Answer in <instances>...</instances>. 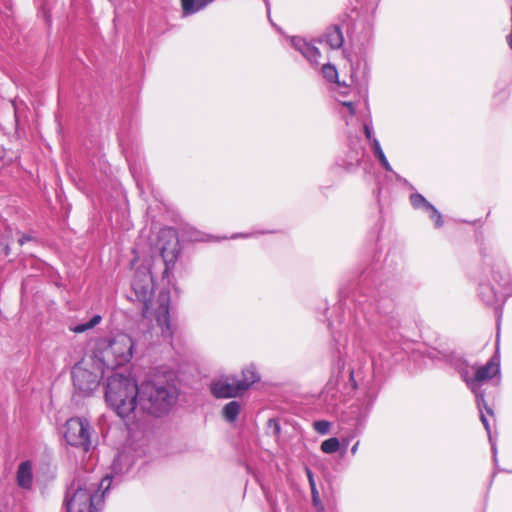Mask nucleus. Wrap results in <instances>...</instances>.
I'll list each match as a JSON object with an SVG mask.
<instances>
[{"instance_id":"f257e3e1","label":"nucleus","mask_w":512,"mask_h":512,"mask_svg":"<svg viewBox=\"0 0 512 512\" xmlns=\"http://www.w3.org/2000/svg\"><path fill=\"white\" fill-rule=\"evenodd\" d=\"M158 250L164 268L162 271L163 288L157 299L153 300L154 264L148 261L145 265L137 266L132 280V290L136 299L142 304V315L146 319H154L156 333L161 342L172 343L175 327L170 319V291L172 285L171 271L180 255V245L176 231L172 228L161 229L158 234Z\"/></svg>"},{"instance_id":"f03ea898","label":"nucleus","mask_w":512,"mask_h":512,"mask_svg":"<svg viewBox=\"0 0 512 512\" xmlns=\"http://www.w3.org/2000/svg\"><path fill=\"white\" fill-rule=\"evenodd\" d=\"M133 465L129 452H121L112 464L114 476L106 475L100 482L92 478L75 479L68 487L64 505L66 512H97V505L103 500L105 492L110 488L112 478L126 473Z\"/></svg>"},{"instance_id":"7ed1b4c3","label":"nucleus","mask_w":512,"mask_h":512,"mask_svg":"<svg viewBox=\"0 0 512 512\" xmlns=\"http://www.w3.org/2000/svg\"><path fill=\"white\" fill-rule=\"evenodd\" d=\"M452 365L455 367L457 372L460 374L462 380L466 383L467 387L472 391L476 398V404L480 412V419L483 423L491 443V450L493 453V459L497 461V449L496 444L493 441L490 425L487 420L484 410L489 414L493 415V411L488 407L485 401V394L481 390V384L488 381L495 376L500 374V362L499 358L494 355L485 365L483 366H470L466 360L460 357H454L451 360Z\"/></svg>"},{"instance_id":"20e7f679","label":"nucleus","mask_w":512,"mask_h":512,"mask_svg":"<svg viewBox=\"0 0 512 512\" xmlns=\"http://www.w3.org/2000/svg\"><path fill=\"white\" fill-rule=\"evenodd\" d=\"M108 407L125 421L139 417L140 385L124 374L112 373L105 386Z\"/></svg>"},{"instance_id":"39448f33","label":"nucleus","mask_w":512,"mask_h":512,"mask_svg":"<svg viewBox=\"0 0 512 512\" xmlns=\"http://www.w3.org/2000/svg\"><path fill=\"white\" fill-rule=\"evenodd\" d=\"M177 397L178 390L173 383L162 378L146 380L140 384L139 416L163 415L173 407Z\"/></svg>"},{"instance_id":"423d86ee","label":"nucleus","mask_w":512,"mask_h":512,"mask_svg":"<svg viewBox=\"0 0 512 512\" xmlns=\"http://www.w3.org/2000/svg\"><path fill=\"white\" fill-rule=\"evenodd\" d=\"M133 346L132 338L125 333L99 339L93 350L98 369L104 374V368L114 369L128 363L133 355Z\"/></svg>"},{"instance_id":"0eeeda50","label":"nucleus","mask_w":512,"mask_h":512,"mask_svg":"<svg viewBox=\"0 0 512 512\" xmlns=\"http://www.w3.org/2000/svg\"><path fill=\"white\" fill-rule=\"evenodd\" d=\"M477 293L483 303L497 308L512 295V283L499 268L485 267L478 278Z\"/></svg>"},{"instance_id":"6e6552de","label":"nucleus","mask_w":512,"mask_h":512,"mask_svg":"<svg viewBox=\"0 0 512 512\" xmlns=\"http://www.w3.org/2000/svg\"><path fill=\"white\" fill-rule=\"evenodd\" d=\"M92 427L85 418L73 417L66 421L64 438L68 445L87 452L91 446Z\"/></svg>"},{"instance_id":"1a4fd4ad","label":"nucleus","mask_w":512,"mask_h":512,"mask_svg":"<svg viewBox=\"0 0 512 512\" xmlns=\"http://www.w3.org/2000/svg\"><path fill=\"white\" fill-rule=\"evenodd\" d=\"M211 394L218 399L236 398L244 394L242 388L233 375H226L214 379L210 383Z\"/></svg>"},{"instance_id":"9d476101","label":"nucleus","mask_w":512,"mask_h":512,"mask_svg":"<svg viewBox=\"0 0 512 512\" xmlns=\"http://www.w3.org/2000/svg\"><path fill=\"white\" fill-rule=\"evenodd\" d=\"M72 378L74 387L83 394H90L99 384V374L89 371L82 364L73 367Z\"/></svg>"},{"instance_id":"9b49d317","label":"nucleus","mask_w":512,"mask_h":512,"mask_svg":"<svg viewBox=\"0 0 512 512\" xmlns=\"http://www.w3.org/2000/svg\"><path fill=\"white\" fill-rule=\"evenodd\" d=\"M410 203L413 208L422 210L428 214L429 218L434 221L435 227L439 228L443 225L441 213L419 193H413L410 196Z\"/></svg>"},{"instance_id":"f8f14e48","label":"nucleus","mask_w":512,"mask_h":512,"mask_svg":"<svg viewBox=\"0 0 512 512\" xmlns=\"http://www.w3.org/2000/svg\"><path fill=\"white\" fill-rule=\"evenodd\" d=\"M292 46L305 57L310 64L318 65L321 57L319 49L301 37H291Z\"/></svg>"},{"instance_id":"ddd939ff","label":"nucleus","mask_w":512,"mask_h":512,"mask_svg":"<svg viewBox=\"0 0 512 512\" xmlns=\"http://www.w3.org/2000/svg\"><path fill=\"white\" fill-rule=\"evenodd\" d=\"M260 380V375L253 364L247 365L242 369L241 379L237 378L239 386L245 393L254 383Z\"/></svg>"},{"instance_id":"4468645a","label":"nucleus","mask_w":512,"mask_h":512,"mask_svg":"<svg viewBox=\"0 0 512 512\" xmlns=\"http://www.w3.org/2000/svg\"><path fill=\"white\" fill-rule=\"evenodd\" d=\"M320 42H324L331 49H339L344 42L342 31L337 26L329 27L323 34Z\"/></svg>"},{"instance_id":"2eb2a0df","label":"nucleus","mask_w":512,"mask_h":512,"mask_svg":"<svg viewBox=\"0 0 512 512\" xmlns=\"http://www.w3.org/2000/svg\"><path fill=\"white\" fill-rule=\"evenodd\" d=\"M33 482L32 464L29 461L22 462L17 470V483L20 487L28 489Z\"/></svg>"},{"instance_id":"dca6fc26","label":"nucleus","mask_w":512,"mask_h":512,"mask_svg":"<svg viewBox=\"0 0 512 512\" xmlns=\"http://www.w3.org/2000/svg\"><path fill=\"white\" fill-rule=\"evenodd\" d=\"M243 405L241 402L233 400L226 403L221 411V415L223 419L229 423H233L236 421L238 415L240 414Z\"/></svg>"},{"instance_id":"f3484780","label":"nucleus","mask_w":512,"mask_h":512,"mask_svg":"<svg viewBox=\"0 0 512 512\" xmlns=\"http://www.w3.org/2000/svg\"><path fill=\"white\" fill-rule=\"evenodd\" d=\"M212 0H181L183 13L190 15L206 7Z\"/></svg>"},{"instance_id":"a211bd4d","label":"nucleus","mask_w":512,"mask_h":512,"mask_svg":"<svg viewBox=\"0 0 512 512\" xmlns=\"http://www.w3.org/2000/svg\"><path fill=\"white\" fill-rule=\"evenodd\" d=\"M371 150H372L374 156L378 159V161L382 165V167L387 172H393V169H392L390 163L388 162V160L381 148L380 142L377 138L372 139Z\"/></svg>"},{"instance_id":"6ab92c4d","label":"nucleus","mask_w":512,"mask_h":512,"mask_svg":"<svg viewBox=\"0 0 512 512\" xmlns=\"http://www.w3.org/2000/svg\"><path fill=\"white\" fill-rule=\"evenodd\" d=\"M359 66L352 68L351 71V84L357 86L359 90H365L368 83V76L366 67H363L362 71L358 73Z\"/></svg>"},{"instance_id":"aec40b11","label":"nucleus","mask_w":512,"mask_h":512,"mask_svg":"<svg viewBox=\"0 0 512 512\" xmlns=\"http://www.w3.org/2000/svg\"><path fill=\"white\" fill-rule=\"evenodd\" d=\"M101 320H102V317L100 315H94L89 321L82 323V324L72 326L70 328V330L73 331L74 333H78V334L83 333L89 329L94 328L96 325H98L101 322Z\"/></svg>"},{"instance_id":"412c9836","label":"nucleus","mask_w":512,"mask_h":512,"mask_svg":"<svg viewBox=\"0 0 512 512\" xmlns=\"http://www.w3.org/2000/svg\"><path fill=\"white\" fill-rule=\"evenodd\" d=\"M340 448V442L338 438L332 437L324 440L321 443V450L326 454H333Z\"/></svg>"},{"instance_id":"4be33fe9","label":"nucleus","mask_w":512,"mask_h":512,"mask_svg":"<svg viewBox=\"0 0 512 512\" xmlns=\"http://www.w3.org/2000/svg\"><path fill=\"white\" fill-rule=\"evenodd\" d=\"M322 73L326 80L330 82H336L338 78V72L335 68V66L331 64H324L322 66Z\"/></svg>"},{"instance_id":"5701e85b","label":"nucleus","mask_w":512,"mask_h":512,"mask_svg":"<svg viewBox=\"0 0 512 512\" xmlns=\"http://www.w3.org/2000/svg\"><path fill=\"white\" fill-rule=\"evenodd\" d=\"M315 431L321 435L329 433L331 423L326 420H318L313 423Z\"/></svg>"},{"instance_id":"b1692460","label":"nucleus","mask_w":512,"mask_h":512,"mask_svg":"<svg viewBox=\"0 0 512 512\" xmlns=\"http://www.w3.org/2000/svg\"><path fill=\"white\" fill-rule=\"evenodd\" d=\"M338 101L344 106L347 108L349 114L352 116L354 115L355 113V105H354V102L351 101V100H345V99H340L338 98Z\"/></svg>"},{"instance_id":"393cba45","label":"nucleus","mask_w":512,"mask_h":512,"mask_svg":"<svg viewBox=\"0 0 512 512\" xmlns=\"http://www.w3.org/2000/svg\"><path fill=\"white\" fill-rule=\"evenodd\" d=\"M337 88L338 90L336 91V99L338 100V98L341 99V97H346L347 94H348V86L346 85H341L340 83H337Z\"/></svg>"},{"instance_id":"a878e982","label":"nucleus","mask_w":512,"mask_h":512,"mask_svg":"<svg viewBox=\"0 0 512 512\" xmlns=\"http://www.w3.org/2000/svg\"><path fill=\"white\" fill-rule=\"evenodd\" d=\"M364 133L366 138L370 141V144H372V139L375 138L373 136V127L369 123L364 124Z\"/></svg>"},{"instance_id":"bb28decb","label":"nucleus","mask_w":512,"mask_h":512,"mask_svg":"<svg viewBox=\"0 0 512 512\" xmlns=\"http://www.w3.org/2000/svg\"><path fill=\"white\" fill-rule=\"evenodd\" d=\"M268 425H269V427H273L274 433L276 435L280 433V425L276 419H269Z\"/></svg>"},{"instance_id":"cd10ccee","label":"nucleus","mask_w":512,"mask_h":512,"mask_svg":"<svg viewBox=\"0 0 512 512\" xmlns=\"http://www.w3.org/2000/svg\"><path fill=\"white\" fill-rule=\"evenodd\" d=\"M307 473H308V478H309V481H310V484H311V488H312L313 500L316 501L318 493H317V491L315 489V484H314V481H313L312 473H311L310 470H308Z\"/></svg>"},{"instance_id":"c85d7f7f","label":"nucleus","mask_w":512,"mask_h":512,"mask_svg":"<svg viewBox=\"0 0 512 512\" xmlns=\"http://www.w3.org/2000/svg\"><path fill=\"white\" fill-rule=\"evenodd\" d=\"M358 446H359V442H356L352 448H351V454L352 455H355L357 453V450H358Z\"/></svg>"},{"instance_id":"c756f323","label":"nucleus","mask_w":512,"mask_h":512,"mask_svg":"<svg viewBox=\"0 0 512 512\" xmlns=\"http://www.w3.org/2000/svg\"><path fill=\"white\" fill-rule=\"evenodd\" d=\"M31 238L28 237V236H22L20 239H19V244L20 245H23L25 242L29 241Z\"/></svg>"},{"instance_id":"7c9ffc66","label":"nucleus","mask_w":512,"mask_h":512,"mask_svg":"<svg viewBox=\"0 0 512 512\" xmlns=\"http://www.w3.org/2000/svg\"><path fill=\"white\" fill-rule=\"evenodd\" d=\"M265 5H266L268 16H269L270 15V3H269V0H265Z\"/></svg>"},{"instance_id":"2f4dec72","label":"nucleus","mask_w":512,"mask_h":512,"mask_svg":"<svg viewBox=\"0 0 512 512\" xmlns=\"http://www.w3.org/2000/svg\"><path fill=\"white\" fill-rule=\"evenodd\" d=\"M136 263H137V258L134 259L133 265H135Z\"/></svg>"}]
</instances>
